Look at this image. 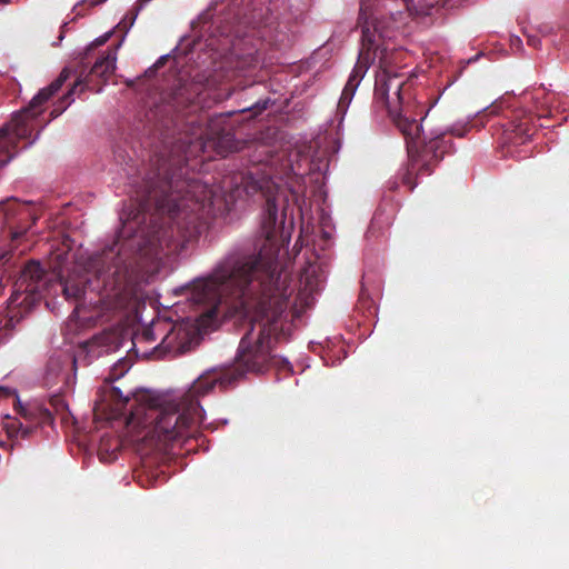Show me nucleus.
<instances>
[{"label":"nucleus","instance_id":"bb28decb","mask_svg":"<svg viewBox=\"0 0 569 569\" xmlns=\"http://www.w3.org/2000/svg\"><path fill=\"white\" fill-rule=\"evenodd\" d=\"M114 154H116V158H117L118 160H120V161H124V157L121 154V152H120V151H116V152H114Z\"/></svg>","mask_w":569,"mask_h":569},{"label":"nucleus","instance_id":"423d86ee","mask_svg":"<svg viewBox=\"0 0 569 569\" xmlns=\"http://www.w3.org/2000/svg\"><path fill=\"white\" fill-rule=\"evenodd\" d=\"M256 168L249 172L247 189L260 191L266 198L261 228L266 240L272 242L280 231H283L287 219V212L290 208L289 191L281 183V179L273 177L270 172Z\"/></svg>","mask_w":569,"mask_h":569},{"label":"nucleus","instance_id":"6ab92c4d","mask_svg":"<svg viewBox=\"0 0 569 569\" xmlns=\"http://www.w3.org/2000/svg\"><path fill=\"white\" fill-rule=\"evenodd\" d=\"M166 61H167V57H166V56L160 57V58L157 60V62H156L151 68H149V69L146 71V76H147V77H152V76L156 73V71H157L159 68H161V67L166 63Z\"/></svg>","mask_w":569,"mask_h":569},{"label":"nucleus","instance_id":"c85d7f7f","mask_svg":"<svg viewBox=\"0 0 569 569\" xmlns=\"http://www.w3.org/2000/svg\"><path fill=\"white\" fill-rule=\"evenodd\" d=\"M196 121L193 119H190L186 122V124H193Z\"/></svg>","mask_w":569,"mask_h":569},{"label":"nucleus","instance_id":"20e7f679","mask_svg":"<svg viewBox=\"0 0 569 569\" xmlns=\"http://www.w3.org/2000/svg\"><path fill=\"white\" fill-rule=\"evenodd\" d=\"M146 221L147 216L140 212L123 221L114 241L89 259L86 273L61 282L64 298L79 302L90 289L114 308L128 307L139 284L158 271L161 256L184 249L167 246L171 240L168 230Z\"/></svg>","mask_w":569,"mask_h":569},{"label":"nucleus","instance_id":"4468645a","mask_svg":"<svg viewBox=\"0 0 569 569\" xmlns=\"http://www.w3.org/2000/svg\"><path fill=\"white\" fill-rule=\"evenodd\" d=\"M189 341H187V333L182 329L171 328L161 339V342L156 347L159 352L172 353L174 356L181 355L188 350Z\"/></svg>","mask_w":569,"mask_h":569},{"label":"nucleus","instance_id":"b1692460","mask_svg":"<svg viewBox=\"0 0 569 569\" xmlns=\"http://www.w3.org/2000/svg\"><path fill=\"white\" fill-rule=\"evenodd\" d=\"M66 109V107L61 108V109H58V108H54L52 111H51V116L53 118L58 117L63 110Z\"/></svg>","mask_w":569,"mask_h":569},{"label":"nucleus","instance_id":"9b49d317","mask_svg":"<svg viewBox=\"0 0 569 569\" xmlns=\"http://www.w3.org/2000/svg\"><path fill=\"white\" fill-rule=\"evenodd\" d=\"M117 50L108 49L91 67L88 72L83 70L78 74L73 87L63 97V101L69 99L78 86L87 89L100 91L102 86L109 80L116 70Z\"/></svg>","mask_w":569,"mask_h":569},{"label":"nucleus","instance_id":"6e6552de","mask_svg":"<svg viewBox=\"0 0 569 569\" xmlns=\"http://www.w3.org/2000/svg\"><path fill=\"white\" fill-rule=\"evenodd\" d=\"M179 141L182 142L174 163L180 170L179 177L182 178L188 174L187 162L191 157L198 156L200 152H204L206 149H212L217 154L226 157L231 152H236L242 149L243 142L236 139L231 128L220 127L218 123L212 122L209 124L206 137L201 131L194 139L182 141L180 137Z\"/></svg>","mask_w":569,"mask_h":569},{"label":"nucleus","instance_id":"dca6fc26","mask_svg":"<svg viewBox=\"0 0 569 569\" xmlns=\"http://www.w3.org/2000/svg\"><path fill=\"white\" fill-rule=\"evenodd\" d=\"M64 365H72V367L76 368L77 360L76 358L66 357L64 361H62L60 358H50L47 363V370L44 380L47 385H54L60 377L63 366Z\"/></svg>","mask_w":569,"mask_h":569},{"label":"nucleus","instance_id":"a878e982","mask_svg":"<svg viewBox=\"0 0 569 569\" xmlns=\"http://www.w3.org/2000/svg\"><path fill=\"white\" fill-rule=\"evenodd\" d=\"M254 107H256L258 110H263V109H266V108H267V102H263L261 106H260V103L258 102V103H256V106H254Z\"/></svg>","mask_w":569,"mask_h":569},{"label":"nucleus","instance_id":"2eb2a0df","mask_svg":"<svg viewBox=\"0 0 569 569\" xmlns=\"http://www.w3.org/2000/svg\"><path fill=\"white\" fill-rule=\"evenodd\" d=\"M260 60L257 51L249 50L244 53H236L231 60L232 68L239 73H247L252 69H256Z\"/></svg>","mask_w":569,"mask_h":569},{"label":"nucleus","instance_id":"a211bd4d","mask_svg":"<svg viewBox=\"0 0 569 569\" xmlns=\"http://www.w3.org/2000/svg\"><path fill=\"white\" fill-rule=\"evenodd\" d=\"M12 329V318L0 316V342H2Z\"/></svg>","mask_w":569,"mask_h":569},{"label":"nucleus","instance_id":"cd10ccee","mask_svg":"<svg viewBox=\"0 0 569 569\" xmlns=\"http://www.w3.org/2000/svg\"><path fill=\"white\" fill-rule=\"evenodd\" d=\"M112 393H113L114 396H117V395H119V393H120V390H119L118 388H113V389H112Z\"/></svg>","mask_w":569,"mask_h":569},{"label":"nucleus","instance_id":"f8f14e48","mask_svg":"<svg viewBox=\"0 0 569 569\" xmlns=\"http://www.w3.org/2000/svg\"><path fill=\"white\" fill-rule=\"evenodd\" d=\"M0 211L3 214L4 226L9 229L12 243L18 241L37 220L32 208L16 199L2 202Z\"/></svg>","mask_w":569,"mask_h":569},{"label":"nucleus","instance_id":"39448f33","mask_svg":"<svg viewBox=\"0 0 569 569\" xmlns=\"http://www.w3.org/2000/svg\"><path fill=\"white\" fill-rule=\"evenodd\" d=\"M531 100L536 110V117L541 118L549 114L551 99L549 93L541 90L525 92L521 102ZM520 101L513 97H503L495 101L483 111L482 117H499V141L502 147L525 144L536 132L535 116L519 107Z\"/></svg>","mask_w":569,"mask_h":569},{"label":"nucleus","instance_id":"aec40b11","mask_svg":"<svg viewBox=\"0 0 569 569\" xmlns=\"http://www.w3.org/2000/svg\"><path fill=\"white\" fill-rule=\"evenodd\" d=\"M315 272H316L315 268H313V267H309V268H307V269L303 271V273H302V276H301V277H305V278H306V280H307V283H306V284H307V287H310L311 289H312V282H311V280H310V276H311V274H313Z\"/></svg>","mask_w":569,"mask_h":569},{"label":"nucleus","instance_id":"f257e3e1","mask_svg":"<svg viewBox=\"0 0 569 569\" xmlns=\"http://www.w3.org/2000/svg\"><path fill=\"white\" fill-rule=\"evenodd\" d=\"M293 291L291 279L278 270L276 256L249 249L231 251L209 277L194 280L189 299L207 306L201 313L203 322L214 319L229 297L234 308L250 319L234 362L202 375L186 392L169 399L141 393L131 403L126 397L122 409L128 412V426L140 428L146 431L144 438L164 445L194 437L204 419L201 397L217 386L227 390L246 373H261L277 363L274 347L287 341L292 330L287 309Z\"/></svg>","mask_w":569,"mask_h":569},{"label":"nucleus","instance_id":"7ed1b4c3","mask_svg":"<svg viewBox=\"0 0 569 569\" xmlns=\"http://www.w3.org/2000/svg\"><path fill=\"white\" fill-rule=\"evenodd\" d=\"M463 1L420 0L413 6L412 0H369V26L371 33L375 34L370 64L377 61L379 68L376 77L375 99L387 108L392 122L405 137L409 167L402 181L410 190L417 186L418 177L430 176L445 156L451 153L453 147L451 137H465L471 126L456 123L443 131H431L421 138L422 126L417 117L423 120L425 107L418 104L413 99L410 86L405 81H398L397 64L402 52L379 43L389 34L381 27L377 13L380 9L392 13L393 8L390 3L396 2L416 18L432 20V18L441 17L442 10L458 7Z\"/></svg>","mask_w":569,"mask_h":569},{"label":"nucleus","instance_id":"5701e85b","mask_svg":"<svg viewBox=\"0 0 569 569\" xmlns=\"http://www.w3.org/2000/svg\"><path fill=\"white\" fill-rule=\"evenodd\" d=\"M10 260V257H9V252H3L1 256H0V261L6 264L8 263Z\"/></svg>","mask_w":569,"mask_h":569},{"label":"nucleus","instance_id":"0eeeda50","mask_svg":"<svg viewBox=\"0 0 569 569\" xmlns=\"http://www.w3.org/2000/svg\"><path fill=\"white\" fill-rule=\"evenodd\" d=\"M70 76L71 70L69 68L62 69L56 80L41 89L32 98L28 107L13 114L11 121L0 129V167H3L13 158L14 153L12 150L16 148L17 142L29 138L31 134L32 128L28 121L41 112L40 107L60 90Z\"/></svg>","mask_w":569,"mask_h":569},{"label":"nucleus","instance_id":"4be33fe9","mask_svg":"<svg viewBox=\"0 0 569 569\" xmlns=\"http://www.w3.org/2000/svg\"><path fill=\"white\" fill-rule=\"evenodd\" d=\"M10 395H11L10 389H8L6 387H0V397H8Z\"/></svg>","mask_w":569,"mask_h":569},{"label":"nucleus","instance_id":"412c9836","mask_svg":"<svg viewBox=\"0 0 569 569\" xmlns=\"http://www.w3.org/2000/svg\"><path fill=\"white\" fill-rule=\"evenodd\" d=\"M527 42H528L529 46L538 48L539 44H540V39H538L535 36H528Z\"/></svg>","mask_w":569,"mask_h":569},{"label":"nucleus","instance_id":"9d476101","mask_svg":"<svg viewBox=\"0 0 569 569\" xmlns=\"http://www.w3.org/2000/svg\"><path fill=\"white\" fill-rule=\"evenodd\" d=\"M18 413L24 419L26 423L10 417H7L3 422V429L10 439L18 437L27 439L38 427L50 425L53 421L52 413L39 405L19 406Z\"/></svg>","mask_w":569,"mask_h":569},{"label":"nucleus","instance_id":"1a4fd4ad","mask_svg":"<svg viewBox=\"0 0 569 569\" xmlns=\"http://www.w3.org/2000/svg\"><path fill=\"white\" fill-rule=\"evenodd\" d=\"M369 0H361L357 23V27L361 29V50L359 52L358 61L352 72L350 73L349 79L339 99L338 110L340 112H346L361 79L363 78L366 71L370 66L371 47L375 43V34L371 33V29L369 26Z\"/></svg>","mask_w":569,"mask_h":569},{"label":"nucleus","instance_id":"f3484780","mask_svg":"<svg viewBox=\"0 0 569 569\" xmlns=\"http://www.w3.org/2000/svg\"><path fill=\"white\" fill-rule=\"evenodd\" d=\"M162 326L161 322L152 323L150 327L144 328L141 332V335L138 337L140 341L143 342H154L158 337V331H160V327ZM164 330L161 329V333H163Z\"/></svg>","mask_w":569,"mask_h":569},{"label":"nucleus","instance_id":"f03ea898","mask_svg":"<svg viewBox=\"0 0 569 569\" xmlns=\"http://www.w3.org/2000/svg\"><path fill=\"white\" fill-rule=\"evenodd\" d=\"M201 93V86L196 82H179L170 92L161 97L160 103L147 114L153 121V134L159 144L150 156V169L138 186L136 179L130 184L139 202V212L146 214L154 209L149 220L158 227L168 230L171 236L167 246L176 250L186 248L196 241L207 226V218L211 214L213 206V191L199 180L180 178V170L174 163L179 149V141L194 139L201 131L198 129L189 134L181 130L183 118L191 116L198 109L197 99Z\"/></svg>","mask_w":569,"mask_h":569},{"label":"nucleus","instance_id":"ddd939ff","mask_svg":"<svg viewBox=\"0 0 569 569\" xmlns=\"http://www.w3.org/2000/svg\"><path fill=\"white\" fill-rule=\"evenodd\" d=\"M46 287L44 269L39 261L30 260L24 264L13 283V291L10 298L11 303L18 302L19 297L23 293L31 296L41 295V292L46 290Z\"/></svg>","mask_w":569,"mask_h":569},{"label":"nucleus","instance_id":"393cba45","mask_svg":"<svg viewBox=\"0 0 569 569\" xmlns=\"http://www.w3.org/2000/svg\"><path fill=\"white\" fill-rule=\"evenodd\" d=\"M37 296H38V295L31 296V295L26 293V298H24V300H23V301H20V305H23V302H29V299H30V300H36V299H37Z\"/></svg>","mask_w":569,"mask_h":569},{"label":"nucleus","instance_id":"c756f323","mask_svg":"<svg viewBox=\"0 0 569 569\" xmlns=\"http://www.w3.org/2000/svg\"><path fill=\"white\" fill-rule=\"evenodd\" d=\"M4 441L0 440V447L3 448L4 447Z\"/></svg>","mask_w":569,"mask_h":569}]
</instances>
